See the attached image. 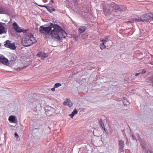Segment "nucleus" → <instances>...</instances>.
<instances>
[{
	"label": "nucleus",
	"instance_id": "f257e3e1",
	"mask_svg": "<svg viewBox=\"0 0 153 153\" xmlns=\"http://www.w3.org/2000/svg\"><path fill=\"white\" fill-rule=\"evenodd\" d=\"M39 30L40 33L44 35L46 38H49L51 36L58 41L67 36V34L60 26L52 23L49 24L48 27L40 26Z\"/></svg>",
	"mask_w": 153,
	"mask_h": 153
},
{
	"label": "nucleus",
	"instance_id": "f03ea898",
	"mask_svg": "<svg viewBox=\"0 0 153 153\" xmlns=\"http://www.w3.org/2000/svg\"><path fill=\"white\" fill-rule=\"evenodd\" d=\"M126 10V6L118 5L114 3L108 5L106 7H104L103 8V11L105 15L111 14L114 10L115 12H125Z\"/></svg>",
	"mask_w": 153,
	"mask_h": 153
},
{
	"label": "nucleus",
	"instance_id": "7ed1b4c3",
	"mask_svg": "<svg viewBox=\"0 0 153 153\" xmlns=\"http://www.w3.org/2000/svg\"><path fill=\"white\" fill-rule=\"evenodd\" d=\"M37 42L33 35L31 33L26 34L23 37L22 43V45L25 47L30 46Z\"/></svg>",
	"mask_w": 153,
	"mask_h": 153
},
{
	"label": "nucleus",
	"instance_id": "20e7f679",
	"mask_svg": "<svg viewBox=\"0 0 153 153\" xmlns=\"http://www.w3.org/2000/svg\"><path fill=\"white\" fill-rule=\"evenodd\" d=\"M153 20V13H149L142 15L140 18H133L129 20L128 22L132 23L134 22H144L147 21Z\"/></svg>",
	"mask_w": 153,
	"mask_h": 153
},
{
	"label": "nucleus",
	"instance_id": "39448f33",
	"mask_svg": "<svg viewBox=\"0 0 153 153\" xmlns=\"http://www.w3.org/2000/svg\"><path fill=\"white\" fill-rule=\"evenodd\" d=\"M13 28L17 32L21 33L23 32L24 33H25L28 31L27 30H25L23 29H21V27L18 25L17 23L16 22H14L13 24Z\"/></svg>",
	"mask_w": 153,
	"mask_h": 153
},
{
	"label": "nucleus",
	"instance_id": "423d86ee",
	"mask_svg": "<svg viewBox=\"0 0 153 153\" xmlns=\"http://www.w3.org/2000/svg\"><path fill=\"white\" fill-rule=\"evenodd\" d=\"M4 45L5 47L13 50H15L16 48L15 45L14 43H11V41L9 40L6 41L5 43L4 44Z\"/></svg>",
	"mask_w": 153,
	"mask_h": 153
},
{
	"label": "nucleus",
	"instance_id": "0eeeda50",
	"mask_svg": "<svg viewBox=\"0 0 153 153\" xmlns=\"http://www.w3.org/2000/svg\"><path fill=\"white\" fill-rule=\"evenodd\" d=\"M8 59L5 58L2 55L0 54V62L2 64L7 65L8 64Z\"/></svg>",
	"mask_w": 153,
	"mask_h": 153
},
{
	"label": "nucleus",
	"instance_id": "6e6552de",
	"mask_svg": "<svg viewBox=\"0 0 153 153\" xmlns=\"http://www.w3.org/2000/svg\"><path fill=\"white\" fill-rule=\"evenodd\" d=\"M9 12V9L6 7H0V14H8Z\"/></svg>",
	"mask_w": 153,
	"mask_h": 153
},
{
	"label": "nucleus",
	"instance_id": "1a4fd4ad",
	"mask_svg": "<svg viewBox=\"0 0 153 153\" xmlns=\"http://www.w3.org/2000/svg\"><path fill=\"white\" fill-rule=\"evenodd\" d=\"M119 151L120 152H123L124 151L123 148L124 146V141L122 140L119 141Z\"/></svg>",
	"mask_w": 153,
	"mask_h": 153
},
{
	"label": "nucleus",
	"instance_id": "9d476101",
	"mask_svg": "<svg viewBox=\"0 0 153 153\" xmlns=\"http://www.w3.org/2000/svg\"><path fill=\"white\" fill-rule=\"evenodd\" d=\"M5 25L4 23L0 22V34L6 33L5 28L4 27Z\"/></svg>",
	"mask_w": 153,
	"mask_h": 153
},
{
	"label": "nucleus",
	"instance_id": "9b49d317",
	"mask_svg": "<svg viewBox=\"0 0 153 153\" xmlns=\"http://www.w3.org/2000/svg\"><path fill=\"white\" fill-rule=\"evenodd\" d=\"M87 29V27L85 26H81L78 28L79 33H82L84 32Z\"/></svg>",
	"mask_w": 153,
	"mask_h": 153
},
{
	"label": "nucleus",
	"instance_id": "f8f14e48",
	"mask_svg": "<svg viewBox=\"0 0 153 153\" xmlns=\"http://www.w3.org/2000/svg\"><path fill=\"white\" fill-rule=\"evenodd\" d=\"M100 120H99V123L100 126L102 128V129L104 130L105 131H106L105 128V127L104 123L103 122L102 120L101 119H100Z\"/></svg>",
	"mask_w": 153,
	"mask_h": 153
},
{
	"label": "nucleus",
	"instance_id": "ddd939ff",
	"mask_svg": "<svg viewBox=\"0 0 153 153\" xmlns=\"http://www.w3.org/2000/svg\"><path fill=\"white\" fill-rule=\"evenodd\" d=\"M15 116L11 115L9 117L8 120L11 122L13 123L15 120Z\"/></svg>",
	"mask_w": 153,
	"mask_h": 153
},
{
	"label": "nucleus",
	"instance_id": "4468645a",
	"mask_svg": "<svg viewBox=\"0 0 153 153\" xmlns=\"http://www.w3.org/2000/svg\"><path fill=\"white\" fill-rule=\"evenodd\" d=\"M38 56H39V57L41 58H45L47 57V54L42 52H40L39 54H37Z\"/></svg>",
	"mask_w": 153,
	"mask_h": 153
},
{
	"label": "nucleus",
	"instance_id": "2eb2a0df",
	"mask_svg": "<svg viewBox=\"0 0 153 153\" xmlns=\"http://www.w3.org/2000/svg\"><path fill=\"white\" fill-rule=\"evenodd\" d=\"M102 42V43H101L100 45V48L101 50L105 49L106 47V46L105 45L106 43H104V42Z\"/></svg>",
	"mask_w": 153,
	"mask_h": 153
},
{
	"label": "nucleus",
	"instance_id": "dca6fc26",
	"mask_svg": "<svg viewBox=\"0 0 153 153\" xmlns=\"http://www.w3.org/2000/svg\"><path fill=\"white\" fill-rule=\"evenodd\" d=\"M78 112L75 109L74 110V111L72 112V113L69 115V116H70L71 118H73L74 117V116Z\"/></svg>",
	"mask_w": 153,
	"mask_h": 153
},
{
	"label": "nucleus",
	"instance_id": "f3484780",
	"mask_svg": "<svg viewBox=\"0 0 153 153\" xmlns=\"http://www.w3.org/2000/svg\"><path fill=\"white\" fill-rule=\"evenodd\" d=\"M109 37L110 36H107L105 37V39L101 40V41L102 42H104V43H106V42L108 41L109 38Z\"/></svg>",
	"mask_w": 153,
	"mask_h": 153
},
{
	"label": "nucleus",
	"instance_id": "a211bd4d",
	"mask_svg": "<svg viewBox=\"0 0 153 153\" xmlns=\"http://www.w3.org/2000/svg\"><path fill=\"white\" fill-rule=\"evenodd\" d=\"M61 84L60 83H56L55 84L54 86L55 88H57L61 86Z\"/></svg>",
	"mask_w": 153,
	"mask_h": 153
},
{
	"label": "nucleus",
	"instance_id": "6ab92c4d",
	"mask_svg": "<svg viewBox=\"0 0 153 153\" xmlns=\"http://www.w3.org/2000/svg\"><path fill=\"white\" fill-rule=\"evenodd\" d=\"M69 102V100L68 99H67L66 101H65L63 102V104L65 105H68V102Z\"/></svg>",
	"mask_w": 153,
	"mask_h": 153
},
{
	"label": "nucleus",
	"instance_id": "aec40b11",
	"mask_svg": "<svg viewBox=\"0 0 153 153\" xmlns=\"http://www.w3.org/2000/svg\"><path fill=\"white\" fill-rule=\"evenodd\" d=\"M68 105L69 106V107H71L72 105L73 104L72 102L70 100H69V102H68Z\"/></svg>",
	"mask_w": 153,
	"mask_h": 153
},
{
	"label": "nucleus",
	"instance_id": "412c9836",
	"mask_svg": "<svg viewBox=\"0 0 153 153\" xmlns=\"http://www.w3.org/2000/svg\"><path fill=\"white\" fill-rule=\"evenodd\" d=\"M132 137L133 140H136V141H137V139L136 138L134 134H132Z\"/></svg>",
	"mask_w": 153,
	"mask_h": 153
},
{
	"label": "nucleus",
	"instance_id": "4be33fe9",
	"mask_svg": "<svg viewBox=\"0 0 153 153\" xmlns=\"http://www.w3.org/2000/svg\"><path fill=\"white\" fill-rule=\"evenodd\" d=\"M15 136L16 138H18L19 137V135L16 132L15 133Z\"/></svg>",
	"mask_w": 153,
	"mask_h": 153
},
{
	"label": "nucleus",
	"instance_id": "5701e85b",
	"mask_svg": "<svg viewBox=\"0 0 153 153\" xmlns=\"http://www.w3.org/2000/svg\"><path fill=\"white\" fill-rule=\"evenodd\" d=\"M146 71L145 70H143L141 72V73H143V74H145V73H146Z\"/></svg>",
	"mask_w": 153,
	"mask_h": 153
},
{
	"label": "nucleus",
	"instance_id": "b1692460",
	"mask_svg": "<svg viewBox=\"0 0 153 153\" xmlns=\"http://www.w3.org/2000/svg\"><path fill=\"white\" fill-rule=\"evenodd\" d=\"M24 68V67L22 68H18V69H17V70H19V71L22 70L23 68Z\"/></svg>",
	"mask_w": 153,
	"mask_h": 153
},
{
	"label": "nucleus",
	"instance_id": "393cba45",
	"mask_svg": "<svg viewBox=\"0 0 153 153\" xmlns=\"http://www.w3.org/2000/svg\"><path fill=\"white\" fill-rule=\"evenodd\" d=\"M141 74V73H140V72L139 73H137L135 74V75L136 76H137L139 75L140 74Z\"/></svg>",
	"mask_w": 153,
	"mask_h": 153
},
{
	"label": "nucleus",
	"instance_id": "a878e982",
	"mask_svg": "<svg viewBox=\"0 0 153 153\" xmlns=\"http://www.w3.org/2000/svg\"><path fill=\"white\" fill-rule=\"evenodd\" d=\"M55 88L54 87V88H51V90L52 91H55V88Z\"/></svg>",
	"mask_w": 153,
	"mask_h": 153
},
{
	"label": "nucleus",
	"instance_id": "bb28decb",
	"mask_svg": "<svg viewBox=\"0 0 153 153\" xmlns=\"http://www.w3.org/2000/svg\"><path fill=\"white\" fill-rule=\"evenodd\" d=\"M147 153H152V152L150 150H148L147 151Z\"/></svg>",
	"mask_w": 153,
	"mask_h": 153
},
{
	"label": "nucleus",
	"instance_id": "cd10ccee",
	"mask_svg": "<svg viewBox=\"0 0 153 153\" xmlns=\"http://www.w3.org/2000/svg\"><path fill=\"white\" fill-rule=\"evenodd\" d=\"M150 64L152 65H153V61L152 62H151L150 63Z\"/></svg>",
	"mask_w": 153,
	"mask_h": 153
},
{
	"label": "nucleus",
	"instance_id": "c85d7f7f",
	"mask_svg": "<svg viewBox=\"0 0 153 153\" xmlns=\"http://www.w3.org/2000/svg\"><path fill=\"white\" fill-rule=\"evenodd\" d=\"M51 2L52 3H54V1L53 0H51Z\"/></svg>",
	"mask_w": 153,
	"mask_h": 153
},
{
	"label": "nucleus",
	"instance_id": "c756f323",
	"mask_svg": "<svg viewBox=\"0 0 153 153\" xmlns=\"http://www.w3.org/2000/svg\"><path fill=\"white\" fill-rule=\"evenodd\" d=\"M128 102V104H128V105L129 104V102Z\"/></svg>",
	"mask_w": 153,
	"mask_h": 153
},
{
	"label": "nucleus",
	"instance_id": "7c9ffc66",
	"mask_svg": "<svg viewBox=\"0 0 153 153\" xmlns=\"http://www.w3.org/2000/svg\"><path fill=\"white\" fill-rule=\"evenodd\" d=\"M48 8H49V7H48L47 8V9H48Z\"/></svg>",
	"mask_w": 153,
	"mask_h": 153
},
{
	"label": "nucleus",
	"instance_id": "2f4dec72",
	"mask_svg": "<svg viewBox=\"0 0 153 153\" xmlns=\"http://www.w3.org/2000/svg\"><path fill=\"white\" fill-rule=\"evenodd\" d=\"M1 44L0 43V47L1 46Z\"/></svg>",
	"mask_w": 153,
	"mask_h": 153
},
{
	"label": "nucleus",
	"instance_id": "473e14b6",
	"mask_svg": "<svg viewBox=\"0 0 153 153\" xmlns=\"http://www.w3.org/2000/svg\"><path fill=\"white\" fill-rule=\"evenodd\" d=\"M152 83H153V81H152ZM152 86L153 87V85H152Z\"/></svg>",
	"mask_w": 153,
	"mask_h": 153
},
{
	"label": "nucleus",
	"instance_id": "72a5a7b5",
	"mask_svg": "<svg viewBox=\"0 0 153 153\" xmlns=\"http://www.w3.org/2000/svg\"><path fill=\"white\" fill-rule=\"evenodd\" d=\"M124 102H125V101H124ZM124 105H125V104H124Z\"/></svg>",
	"mask_w": 153,
	"mask_h": 153
},
{
	"label": "nucleus",
	"instance_id": "f704fd0d",
	"mask_svg": "<svg viewBox=\"0 0 153 153\" xmlns=\"http://www.w3.org/2000/svg\"><path fill=\"white\" fill-rule=\"evenodd\" d=\"M55 10V9H54L53 10L54 11Z\"/></svg>",
	"mask_w": 153,
	"mask_h": 153
},
{
	"label": "nucleus",
	"instance_id": "c9c22d12",
	"mask_svg": "<svg viewBox=\"0 0 153 153\" xmlns=\"http://www.w3.org/2000/svg\"><path fill=\"white\" fill-rule=\"evenodd\" d=\"M41 7H43V6H41Z\"/></svg>",
	"mask_w": 153,
	"mask_h": 153
}]
</instances>
